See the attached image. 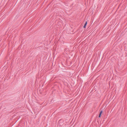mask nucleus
Returning a JSON list of instances; mask_svg holds the SVG:
<instances>
[{"label": "nucleus", "instance_id": "1", "mask_svg": "<svg viewBox=\"0 0 127 127\" xmlns=\"http://www.w3.org/2000/svg\"><path fill=\"white\" fill-rule=\"evenodd\" d=\"M103 112L102 110H101L100 112L99 115V117L100 118L101 117V115L102 114V113Z\"/></svg>", "mask_w": 127, "mask_h": 127}, {"label": "nucleus", "instance_id": "2", "mask_svg": "<svg viewBox=\"0 0 127 127\" xmlns=\"http://www.w3.org/2000/svg\"><path fill=\"white\" fill-rule=\"evenodd\" d=\"M87 22L86 21L85 22V23L84 24V25L83 26V28H86V26L87 25Z\"/></svg>", "mask_w": 127, "mask_h": 127}]
</instances>
